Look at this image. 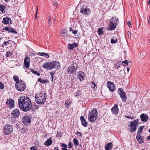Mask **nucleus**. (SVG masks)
<instances>
[{
  "label": "nucleus",
  "mask_w": 150,
  "mask_h": 150,
  "mask_svg": "<svg viewBox=\"0 0 150 150\" xmlns=\"http://www.w3.org/2000/svg\"><path fill=\"white\" fill-rule=\"evenodd\" d=\"M18 104L21 110L24 111H27L32 107L31 100L28 97L22 96L18 99Z\"/></svg>",
  "instance_id": "1"
},
{
  "label": "nucleus",
  "mask_w": 150,
  "mask_h": 150,
  "mask_svg": "<svg viewBox=\"0 0 150 150\" xmlns=\"http://www.w3.org/2000/svg\"><path fill=\"white\" fill-rule=\"evenodd\" d=\"M42 67L47 70H50L53 69H59L60 68V66L58 61L48 62L44 63Z\"/></svg>",
  "instance_id": "2"
},
{
  "label": "nucleus",
  "mask_w": 150,
  "mask_h": 150,
  "mask_svg": "<svg viewBox=\"0 0 150 150\" xmlns=\"http://www.w3.org/2000/svg\"><path fill=\"white\" fill-rule=\"evenodd\" d=\"M47 98V93L42 92L37 93L35 96V100L37 103L43 104L45 102Z\"/></svg>",
  "instance_id": "3"
},
{
  "label": "nucleus",
  "mask_w": 150,
  "mask_h": 150,
  "mask_svg": "<svg viewBox=\"0 0 150 150\" xmlns=\"http://www.w3.org/2000/svg\"><path fill=\"white\" fill-rule=\"evenodd\" d=\"M98 112L97 110L93 108L90 112H89L88 114V120L91 122H93L97 119Z\"/></svg>",
  "instance_id": "4"
},
{
  "label": "nucleus",
  "mask_w": 150,
  "mask_h": 150,
  "mask_svg": "<svg viewBox=\"0 0 150 150\" xmlns=\"http://www.w3.org/2000/svg\"><path fill=\"white\" fill-rule=\"evenodd\" d=\"M79 67L76 62H73L69 66L67 69V71L69 74H72L75 72Z\"/></svg>",
  "instance_id": "5"
},
{
  "label": "nucleus",
  "mask_w": 150,
  "mask_h": 150,
  "mask_svg": "<svg viewBox=\"0 0 150 150\" xmlns=\"http://www.w3.org/2000/svg\"><path fill=\"white\" fill-rule=\"evenodd\" d=\"M15 87L18 91L21 92L25 89L26 85L23 81L21 80L20 82L15 84Z\"/></svg>",
  "instance_id": "6"
},
{
  "label": "nucleus",
  "mask_w": 150,
  "mask_h": 150,
  "mask_svg": "<svg viewBox=\"0 0 150 150\" xmlns=\"http://www.w3.org/2000/svg\"><path fill=\"white\" fill-rule=\"evenodd\" d=\"M3 133L6 135H8L12 133L13 131L12 126L9 124L5 125L3 127Z\"/></svg>",
  "instance_id": "7"
},
{
  "label": "nucleus",
  "mask_w": 150,
  "mask_h": 150,
  "mask_svg": "<svg viewBox=\"0 0 150 150\" xmlns=\"http://www.w3.org/2000/svg\"><path fill=\"white\" fill-rule=\"evenodd\" d=\"M139 120V119H137L130 122V125L129 126L130 127V132H133L136 130L137 126L138 124V121Z\"/></svg>",
  "instance_id": "8"
},
{
  "label": "nucleus",
  "mask_w": 150,
  "mask_h": 150,
  "mask_svg": "<svg viewBox=\"0 0 150 150\" xmlns=\"http://www.w3.org/2000/svg\"><path fill=\"white\" fill-rule=\"evenodd\" d=\"M117 92L122 99V102H125L127 100V97L126 93L123 89L121 88H119L118 89Z\"/></svg>",
  "instance_id": "9"
},
{
  "label": "nucleus",
  "mask_w": 150,
  "mask_h": 150,
  "mask_svg": "<svg viewBox=\"0 0 150 150\" xmlns=\"http://www.w3.org/2000/svg\"><path fill=\"white\" fill-rule=\"evenodd\" d=\"M30 115H25L22 119L23 123L26 125H29L30 123L31 120Z\"/></svg>",
  "instance_id": "10"
},
{
  "label": "nucleus",
  "mask_w": 150,
  "mask_h": 150,
  "mask_svg": "<svg viewBox=\"0 0 150 150\" xmlns=\"http://www.w3.org/2000/svg\"><path fill=\"white\" fill-rule=\"evenodd\" d=\"M6 104L10 108H13L14 107V100L11 99H7Z\"/></svg>",
  "instance_id": "11"
},
{
  "label": "nucleus",
  "mask_w": 150,
  "mask_h": 150,
  "mask_svg": "<svg viewBox=\"0 0 150 150\" xmlns=\"http://www.w3.org/2000/svg\"><path fill=\"white\" fill-rule=\"evenodd\" d=\"M90 12L91 11L89 8H85L84 6H82L80 9V12L85 15H88Z\"/></svg>",
  "instance_id": "12"
},
{
  "label": "nucleus",
  "mask_w": 150,
  "mask_h": 150,
  "mask_svg": "<svg viewBox=\"0 0 150 150\" xmlns=\"http://www.w3.org/2000/svg\"><path fill=\"white\" fill-rule=\"evenodd\" d=\"M108 88L109 91L111 92H113L115 89V86L113 83L110 81H108L107 82Z\"/></svg>",
  "instance_id": "13"
},
{
  "label": "nucleus",
  "mask_w": 150,
  "mask_h": 150,
  "mask_svg": "<svg viewBox=\"0 0 150 150\" xmlns=\"http://www.w3.org/2000/svg\"><path fill=\"white\" fill-rule=\"evenodd\" d=\"M20 112L19 110L17 109H14L12 111L11 115L13 117L15 118L18 117L20 115Z\"/></svg>",
  "instance_id": "14"
},
{
  "label": "nucleus",
  "mask_w": 150,
  "mask_h": 150,
  "mask_svg": "<svg viewBox=\"0 0 150 150\" xmlns=\"http://www.w3.org/2000/svg\"><path fill=\"white\" fill-rule=\"evenodd\" d=\"M30 59L28 57H26L25 58L24 62V64L25 67L27 68H29L30 66Z\"/></svg>",
  "instance_id": "15"
},
{
  "label": "nucleus",
  "mask_w": 150,
  "mask_h": 150,
  "mask_svg": "<svg viewBox=\"0 0 150 150\" xmlns=\"http://www.w3.org/2000/svg\"><path fill=\"white\" fill-rule=\"evenodd\" d=\"M118 105L117 104H115L111 109L112 113L115 115H117L118 113Z\"/></svg>",
  "instance_id": "16"
},
{
  "label": "nucleus",
  "mask_w": 150,
  "mask_h": 150,
  "mask_svg": "<svg viewBox=\"0 0 150 150\" xmlns=\"http://www.w3.org/2000/svg\"><path fill=\"white\" fill-rule=\"evenodd\" d=\"M2 23L5 24H11L12 23L11 20L8 17H6V18H3Z\"/></svg>",
  "instance_id": "17"
},
{
  "label": "nucleus",
  "mask_w": 150,
  "mask_h": 150,
  "mask_svg": "<svg viewBox=\"0 0 150 150\" xmlns=\"http://www.w3.org/2000/svg\"><path fill=\"white\" fill-rule=\"evenodd\" d=\"M85 74L82 71H79V72L77 77L81 82L83 81L84 80V76Z\"/></svg>",
  "instance_id": "18"
},
{
  "label": "nucleus",
  "mask_w": 150,
  "mask_h": 150,
  "mask_svg": "<svg viewBox=\"0 0 150 150\" xmlns=\"http://www.w3.org/2000/svg\"><path fill=\"white\" fill-rule=\"evenodd\" d=\"M82 125L84 127H86L88 125V122L83 116L81 115L80 117Z\"/></svg>",
  "instance_id": "19"
},
{
  "label": "nucleus",
  "mask_w": 150,
  "mask_h": 150,
  "mask_svg": "<svg viewBox=\"0 0 150 150\" xmlns=\"http://www.w3.org/2000/svg\"><path fill=\"white\" fill-rule=\"evenodd\" d=\"M117 25L116 24H115L110 22L108 26V30L109 31H112L114 30Z\"/></svg>",
  "instance_id": "20"
},
{
  "label": "nucleus",
  "mask_w": 150,
  "mask_h": 150,
  "mask_svg": "<svg viewBox=\"0 0 150 150\" xmlns=\"http://www.w3.org/2000/svg\"><path fill=\"white\" fill-rule=\"evenodd\" d=\"M78 46V45L77 44L74 42L72 44L68 43L67 45V47L68 49L70 50H73L74 48L77 47Z\"/></svg>",
  "instance_id": "21"
},
{
  "label": "nucleus",
  "mask_w": 150,
  "mask_h": 150,
  "mask_svg": "<svg viewBox=\"0 0 150 150\" xmlns=\"http://www.w3.org/2000/svg\"><path fill=\"white\" fill-rule=\"evenodd\" d=\"M138 142L139 144H142L144 142V137L140 134H138L136 137Z\"/></svg>",
  "instance_id": "22"
},
{
  "label": "nucleus",
  "mask_w": 150,
  "mask_h": 150,
  "mask_svg": "<svg viewBox=\"0 0 150 150\" xmlns=\"http://www.w3.org/2000/svg\"><path fill=\"white\" fill-rule=\"evenodd\" d=\"M141 120L142 121L146 122L149 119V117L147 115L144 113L140 115Z\"/></svg>",
  "instance_id": "23"
},
{
  "label": "nucleus",
  "mask_w": 150,
  "mask_h": 150,
  "mask_svg": "<svg viewBox=\"0 0 150 150\" xmlns=\"http://www.w3.org/2000/svg\"><path fill=\"white\" fill-rule=\"evenodd\" d=\"M51 138H48L47 141L44 143V144L46 146H49L50 145L52 142V140Z\"/></svg>",
  "instance_id": "24"
},
{
  "label": "nucleus",
  "mask_w": 150,
  "mask_h": 150,
  "mask_svg": "<svg viewBox=\"0 0 150 150\" xmlns=\"http://www.w3.org/2000/svg\"><path fill=\"white\" fill-rule=\"evenodd\" d=\"M113 144L112 142H110L108 143L105 146V150H110L113 147Z\"/></svg>",
  "instance_id": "25"
},
{
  "label": "nucleus",
  "mask_w": 150,
  "mask_h": 150,
  "mask_svg": "<svg viewBox=\"0 0 150 150\" xmlns=\"http://www.w3.org/2000/svg\"><path fill=\"white\" fill-rule=\"evenodd\" d=\"M118 19L115 17H112V18L110 19V22L116 24H117V23L118 22Z\"/></svg>",
  "instance_id": "26"
},
{
  "label": "nucleus",
  "mask_w": 150,
  "mask_h": 150,
  "mask_svg": "<svg viewBox=\"0 0 150 150\" xmlns=\"http://www.w3.org/2000/svg\"><path fill=\"white\" fill-rule=\"evenodd\" d=\"M67 30L65 28H63L61 31L60 33V35L63 37L67 35Z\"/></svg>",
  "instance_id": "27"
},
{
  "label": "nucleus",
  "mask_w": 150,
  "mask_h": 150,
  "mask_svg": "<svg viewBox=\"0 0 150 150\" xmlns=\"http://www.w3.org/2000/svg\"><path fill=\"white\" fill-rule=\"evenodd\" d=\"M117 37L116 36H115L111 38L110 42L111 44H115L117 42Z\"/></svg>",
  "instance_id": "28"
},
{
  "label": "nucleus",
  "mask_w": 150,
  "mask_h": 150,
  "mask_svg": "<svg viewBox=\"0 0 150 150\" xmlns=\"http://www.w3.org/2000/svg\"><path fill=\"white\" fill-rule=\"evenodd\" d=\"M38 81L43 84L45 83H48L49 82V81L47 80H44L41 78L38 79Z\"/></svg>",
  "instance_id": "29"
},
{
  "label": "nucleus",
  "mask_w": 150,
  "mask_h": 150,
  "mask_svg": "<svg viewBox=\"0 0 150 150\" xmlns=\"http://www.w3.org/2000/svg\"><path fill=\"white\" fill-rule=\"evenodd\" d=\"M38 54L39 55H40L41 56H45V57H47V58L49 57V55L46 53L44 52H38Z\"/></svg>",
  "instance_id": "30"
},
{
  "label": "nucleus",
  "mask_w": 150,
  "mask_h": 150,
  "mask_svg": "<svg viewBox=\"0 0 150 150\" xmlns=\"http://www.w3.org/2000/svg\"><path fill=\"white\" fill-rule=\"evenodd\" d=\"M13 78L14 81L16 82V83H18L20 82L18 76L15 75L13 76Z\"/></svg>",
  "instance_id": "31"
},
{
  "label": "nucleus",
  "mask_w": 150,
  "mask_h": 150,
  "mask_svg": "<svg viewBox=\"0 0 150 150\" xmlns=\"http://www.w3.org/2000/svg\"><path fill=\"white\" fill-rule=\"evenodd\" d=\"M6 6L4 5H0V11L2 13H5Z\"/></svg>",
  "instance_id": "32"
},
{
  "label": "nucleus",
  "mask_w": 150,
  "mask_h": 150,
  "mask_svg": "<svg viewBox=\"0 0 150 150\" xmlns=\"http://www.w3.org/2000/svg\"><path fill=\"white\" fill-rule=\"evenodd\" d=\"M103 27H101L98 29V33L99 35H101L103 33Z\"/></svg>",
  "instance_id": "33"
},
{
  "label": "nucleus",
  "mask_w": 150,
  "mask_h": 150,
  "mask_svg": "<svg viewBox=\"0 0 150 150\" xmlns=\"http://www.w3.org/2000/svg\"><path fill=\"white\" fill-rule=\"evenodd\" d=\"M73 142L76 146H78L79 145V142L77 138H74L73 140Z\"/></svg>",
  "instance_id": "34"
},
{
  "label": "nucleus",
  "mask_w": 150,
  "mask_h": 150,
  "mask_svg": "<svg viewBox=\"0 0 150 150\" xmlns=\"http://www.w3.org/2000/svg\"><path fill=\"white\" fill-rule=\"evenodd\" d=\"M9 32H11L13 34H17V32L12 28H10L9 30Z\"/></svg>",
  "instance_id": "35"
},
{
  "label": "nucleus",
  "mask_w": 150,
  "mask_h": 150,
  "mask_svg": "<svg viewBox=\"0 0 150 150\" xmlns=\"http://www.w3.org/2000/svg\"><path fill=\"white\" fill-rule=\"evenodd\" d=\"M33 73L37 75L38 76H40V73L38 71H36L33 69H31L30 70Z\"/></svg>",
  "instance_id": "36"
},
{
  "label": "nucleus",
  "mask_w": 150,
  "mask_h": 150,
  "mask_svg": "<svg viewBox=\"0 0 150 150\" xmlns=\"http://www.w3.org/2000/svg\"><path fill=\"white\" fill-rule=\"evenodd\" d=\"M82 92L81 90H78L76 92L75 96L76 97L79 96L82 94Z\"/></svg>",
  "instance_id": "37"
},
{
  "label": "nucleus",
  "mask_w": 150,
  "mask_h": 150,
  "mask_svg": "<svg viewBox=\"0 0 150 150\" xmlns=\"http://www.w3.org/2000/svg\"><path fill=\"white\" fill-rule=\"evenodd\" d=\"M71 103V101L67 99L65 101V104L67 106H69L70 105Z\"/></svg>",
  "instance_id": "38"
},
{
  "label": "nucleus",
  "mask_w": 150,
  "mask_h": 150,
  "mask_svg": "<svg viewBox=\"0 0 150 150\" xmlns=\"http://www.w3.org/2000/svg\"><path fill=\"white\" fill-rule=\"evenodd\" d=\"M12 55V53H11L10 51H7L6 53V57H9L10 55Z\"/></svg>",
  "instance_id": "39"
},
{
  "label": "nucleus",
  "mask_w": 150,
  "mask_h": 150,
  "mask_svg": "<svg viewBox=\"0 0 150 150\" xmlns=\"http://www.w3.org/2000/svg\"><path fill=\"white\" fill-rule=\"evenodd\" d=\"M144 127V126L140 127L138 129L137 134H138L140 133L142 130L143 129Z\"/></svg>",
  "instance_id": "40"
},
{
  "label": "nucleus",
  "mask_w": 150,
  "mask_h": 150,
  "mask_svg": "<svg viewBox=\"0 0 150 150\" xmlns=\"http://www.w3.org/2000/svg\"><path fill=\"white\" fill-rule=\"evenodd\" d=\"M11 41V40H8V41H5V42H4L3 44L5 46H8V45H9V44L10 45V44H11V43L10 42Z\"/></svg>",
  "instance_id": "41"
},
{
  "label": "nucleus",
  "mask_w": 150,
  "mask_h": 150,
  "mask_svg": "<svg viewBox=\"0 0 150 150\" xmlns=\"http://www.w3.org/2000/svg\"><path fill=\"white\" fill-rule=\"evenodd\" d=\"M60 146L62 147H64V148L67 147V144L62 143H60Z\"/></svg>",
  "instance_id": "42"
},
{
  "label": "nucleus",
  "mask_w": 150,
  "mask_h": 150,
  "mask_svg": "<svg viewBox=\"0 0 150 150\" xmlns=\"http://www.w3.org/2000/svg\"><path fill=\"white\" fill-rule=\"evenodd\" d=\"M122 64L124 65H125L126 64L128 65V61L127 60H125L124 61H122Z\"/></svg>",
  "instance_id": "43"
},
{
  "label": "nucleus",
  "mask_w": 150,
  "mask_h": 150,
  "mask_svg": "<svg viewBox=\"0 0 150 150\" xmlns=\"http://www.w3.org/2000/svg\"><path fill=\"white\" fill-rule=\"evenodd\" d=\"M4 84L1 82H0V89H3L4 88Z\"/></svg>",
  "instance_id": "44"
},
{
  "label": "nucleus",
  "mask_w": 150,
  "mask_h": 150,
  "mask_svg": "<svg viewBox=\"0 0 150 150\" xmlns=\"http://www.w3.org/2000/svg\"><path fill=\"white\" fill-rule=\"evenodd\" d=\"M50 74L51 76L52 77L51 81L52 82L53 80L54 76V73H53V72H51L50 73Z\"/></svg>",
  "instance_id": "45"
},
{
  "label": "nucleus",
  "mask_w": 150,
  "mask_h": 150,
  "mask_svg": "<svg viewBox=\"0 0 150 150\" xmlns=\"http://www.w3.org/2000/svg\"><path fill=\"white\" fill-rule=\"evenodd\" d=\"M31 150H38L37 148L35 146H33L30 148Z\"/></svg>",
  "instance_id": "46"
},
{
  "label": "nucleus",
  "mask_w": 150,
  "mask_h": 150,
  "mask_svg": "<svg viewBox=\"0 0 150 150\" xmlns=\"http://www.w3.org/2000/svg\"><path fill=\"white\" fill-rule=\"evenodd\" d=\"M75 134L80 137L82 136V134L81 133L78 131H77V132L75 133Z\"/></svg>",
  "instance_id": "47"
},
{
  "label": "nucleus",
  "mask_w": 150,
  "mask_h": 150,
  "mask_svg": "<svg viewBox=\"0 0 150 150\" xmlns=\"http://www.w3.org/2000/svg\"><path fill=\"white\" fill-rule=\"evenodd\" d=\"M48 24H49L50 25H51L52 24V22L51 20V18L50 16H48Z\"/></svg>",
  "instance_id": "48"
},
{
  "label": "nucleus",
  "mask_w": 150,
  "mask_h": 150,
  "mask_svg": "<svg viewBox=\"0 0 150 150\" xmlns=\"http://www.w3.org/2000/svg\"><path fill=\"white\" fill-rule=\"evenodd\" d=\"M125 117H126L128 119H134V117H133L131 116H126L125 115Z\"/></svg>",
  "instance_id": "49"
},
{
  "label": "nucleus",
  "mask_w": 150,
  "mask_h": 150,
  "mask_svg": "<svg viewBox=\"0 0 150 150\" xmlns=\"http://www.w3.org/2000/svg\"><path fill=\"white\" fill-rule=\"evenodd\" d=\"M91 84L93 85V86H92V87L94 88L96 86V85L95 83V82L94 81H91Z\"/></svg>",
  "instance_id": "50"
},
{
  "label": "nucleus",
  "mask_w": 150,
  "mask_h": 150,
  "mask_svg": "<svg viewBox=\"0 0 150 150\" xmlns=\"http://www.w3.org/2000/svg\"><path fill=\"white\" fill-rule=\"evenodd\" d=\"M68 146L69 148H71L72 146V144L71 143V142H70L68 144Z\"/></svg>",
  "instance_id": "51"
},
{
  "label": "nucleus",
  "mask_w": 150,
  "mask_h": 150,
  "mask_svg": "<svg viewBox=\"0 0 150 150\" xmlns=\"http://www.w3.org/2000/svg\"><path fill=\"white\" fill-rule=\"evenodd\" d=\"M9 29H10V28H9L8 27H6V28H4V29H3L2 30H6L8 32Z\"/></svg>",
  "instance_id": "52"
},
{
  "label": "nucleus",
  "mask_w": 150,
  "mask_h": 150,
  "mask_svg": "<svg viewBox=\"0 0 150 150\" xmlns=\"http://www.w3.org/2000/svg\"><path fill=\"white\" fill-rule=\"evenodd\" d=\"M78 32L77 30H75L74 31L73 30L72 31V33L74 34H76Z\"/></svg>",
  "instance_id": "53"
},
{
  "label": "nucleus",
  "mask_w": 150,
  "mask_h": 150,
  "mask_svg": "<svg viewBox=\"0 0 150 150\" xmlns=\"http://www.w3.org/2000/svg\"><path fill=\"white\" fill-rule=\"evenodd\" d=\"M127 25L129 27H131L132 25L130 21H128L127 23Z\"/></svg>",
  "instance_id": "54"
},
{
  "label": "nucleus",
  "mask_w": 150,
  "mask_h": 150,
  "mask_svg": "<svg viewBox=\"0 0 150 150\" xmlns=\"http://www.w3.org/2000/svg\"><path fill=\"white\" fill-rule=\"evenodd\" d=\"M148 23L150 25V15L149 17V19L148 20Z\"/></svg>",
  "instance_id": "55"
},
{
  "label": "nucleus",
  "mask_w": 150,
  "mask_h": 150,
  "mask_svg": "<svg viewBox=\"0 0 150 150\" xmlns=\"http://www.w3.org/2000/svg\"><path fill=\"white\" fill-rule=\"evenodd\" d=\"M37 12H38V7H37V8H36V15H35V18H37Z\"/></svg>",
  "instance_id": "56"
},
{
  "label": "nucleus",
  "mask_w": 150,
  "mask_h": 150,
  "mask_svg": "<svg viewBox=\"0 0 150 150\" xmlns=\"http://www.w3.org/2000/svg\"><path fill=\"white\" fill-rule=\"evenodd\" d=\"M146 139L149 140L150 141V136H148L146 138Z\"/></svg>",
  "instance_id": "57"
},
{
  "label": "nucleus",
  "mask_w": 150,
  "mask_h": 150,
  "mask_svg": "<svg viewBox=\"0 0 150 150\" xmlns=\"http://www.w3.org/2000/svg\"><path fill=\"white\" fill-rule=\"evenodd\" d=\"M53 5L54 6H55L56 7H57V5L56 4L54 1L53 3Z\"/></svg>",
  "instance_id": "58"
},
{
  "label": "nucleus",
  "mask_w": 150,
  "mask_h": 150,
  "mask_svg": "<svg viewBox=\"0 0 150 150\" xmlns=\"http://www.w3.org/2000/svg\"><path fill=\"white\" fill-rule=\"evenodd\" d=\"M69 31L70 32L72 31L73 30H72V28H71V27H69Z\"/></svg>",
  "instance_id": "59"
},
{
  "label": "nucleus",
  "mask_w": 150,
  "mask_h": 150,
  "mask_svg": "<svg viewBox=\"0 0 150 150\" xmlns=\"http://www.w3.org/2000/svg\"><path fill=\"white\" fill-rule=\"evenodd\" d=\"M62 150H68L67 149V148H63L62 149Z\"/></svg>",
  "instance_id": "60"
},
{
  "label": "nucleus",
  "mask_w": 150,
  "mask_h": 150,
  "mask_svg": "<svg viewBox=\"0 0 150 150\" xmlns=\"http://www.w3.org/2000/svg\"><path fill=\"white\" fill-rule=\"evenodd\" d=\"M127 35H129V34L130 35L131 33L130 32L128 31L127 33Z\"/></svg>",
  "instance_id": "61"
},
{
  "label": "nucleus",
  "mask_w": 150,
  "mask_h": 150,
  "mask_svg": "<svg viewBox=\"0 0 150 150\" xmlns=\"http://www.w3.org/2000/svg\"><path fill=\"white\" fill-rule=\"evenodd\" d=\"M130 68L129 67H127V71H129V70H130Z\"/></svg>",
  "instance_id": "62"
},
{
  "label": "nucleus",
  "mask_w": 150,
  "mask_h": 150,
  "mask_svg": "<svg viewBox=\"0 0 150 150\" xmlns=\"http://www.w3.org/2000/svg\"><path fill=\"white\" fill-rule=\"evenodd\" d=\"M54 150H59V149L57 148V147H55L54 148Z\"/></svg>",
  "instance_id": "63"
},
{
  "label": "nucleus",
  "mask_w": 150,
  "mask_h": 150,
  "mask_svg": "<svg viewBox=\"0 0 150 150\" xmlns=\"http://www.w3.org/2000/svg\"><path fill=\"white\" fill-rule=\"evenodd\" d=\"M150 4V0L149 1H148V2L147 3V4L148 5L149 4Z\"/></svg>",
  "instance_id": "64"
}]
</instances>
